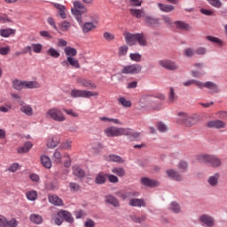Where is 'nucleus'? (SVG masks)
Wrapping results in <instances>:
<instances>
[{
    "mask_svg": "<svg viewBox=\"0 0 227 227\" xmlns=\"http://www.w3.org/2000/svg\"><path fill=\"white\" fill-rule=\"evenodd\" d=\"M106 137H118L120 136H129L130 137L137 138L139 133L134 132L129 128H118L114 126L108 127L105 129Z\"/></svg>",
    "mask_w": 227,
    "mask_h": 227,
    "instance_id": "f257e3e1",
    "label": "nucleus"
},
{
    "mask_svg": "<svg viewBox=\"0 0 227 227\" xmlns=\"http://www.w3.org/2000/svg\"><path fill=\"white\" fill-rule=\"evenodd\" d=\"M197 160L200 164H208L211 168H221L223 166V161L215 155L200 154L197 156Z\"/></svg>",
    "mask_w": 227,
    "mask_h": 227,
    "instance_id": "f03ea898",
    "label": "nucleus"
},
{
    "mask_svg": "<svg viewBox=\"0 0 227 227\" xmlns=\"http://www.w3.org/2000/svg\"><path fill=\"white\" fill-rule=\"evenodd\" d=\"M71 13L76 17V20L79 26L82 25V15L88 13V8L82 2L74 1L73 2V8L71 9Z\"/></svg>",
    "mask_w": 227,
    "mask_h": 227,
    "instance_id": "7ed1b4c3",
    "label": "nucleus"
},
{
    "mask_svg": "<svg viewBox=\"0 0 227 227\" xmlns=\"http://www.w3.org/2000/svg\"><path fill=\"white\" fill-rule=\"evenodd\" d=\"M46 118L59 122L65 121V120H67L63 112L57 107L50 108L46 112Z\"/></svg>",
    "mask_w": 227,
    "mask_h": 227,
    "instance_id": "20e7f679",
    "label": "nucleus"
},
{
    "mask_svg": "<svg viewBox=\"0 0 227 227\" xmlns=\"http://www.w3.org/2000/svg\"><path fill=\"white\" fill-rule=\"evenodd\" d=\"M124 38L126 43L129 46L137 45V43L143 45V34H132L129 32H125Z\"/></svg>",
    "mask_w": 227,
    "mask_h": 227,
    "instance_id": "39448f33",
    "label": "nucleus"
},
{
    "mask_svg": "<svg viewBox=\"0 0 227 227\" xmlns=\"http://www.w3.org/2000/svg\"><path fill=\"white\" fill-rule=\"evenodd\" d=\"M71 97L73 98H91V97H98V92H93L91 90H84L74 89L71 90Z\"/></svg>",
    "mask_w": 227,
    "mask_h": 227,
    "instance_id": "423d86ee",
    "label": "nucleus"
},
{
    "mask_svg": "<svg viewBox=\"0 0 227 227\" xmlns=\"http://www.w3.org/2000/svg\"><path fill=\"white\" fill-rule=\"evenodd\" d=\"M179 121L185 125V127H192L198 123V117L196 116H189L185 113H179Z\"/></svg>",
    "mask_w": 227,
    "mask_h": 227,
    "instance_id": "0eeeda50",
    "label": "nucleus"
},
{
    "mask_svg": "<svg viewBox=\"0 0 227 227\" xmlns=\"http://www.w3.org/2000/svg\"><path fill=\"white\" fill-rule=\"evenodd\" d=\"M155 98L165 100L166 96L162 93H158L156 96H144V104L151 106L153 109H159V107L155 106Z\"/></svg>",
    "mask_w": 227,
    "mask_h": 227,
    "instance_id": "6e6552de",
    "label": "nucleus"
},
{
    "mask_svg": "<svg viewBox=\"0 0 227 227\" xmlns=\"http://www.w3.org/2000/svg\"><path fill=\"white\" fill-rule=\"evenodd\" d=\"M203 88H206L207 90H208L211 95L219 93V85H217L214 82H200V90H203Z\"/></svg>",
    "mask_w": 227,
    "mask_h": 227,
    "instance_id": "1a4fd4ad",
    "label": "nucleus"
},
{
    "mask_svg": "<svg viewBox=\"0 0 227 227\" xmlns=\"http://www.w3.org/2000/svg\"><path fill=\"white\" fill-rule=\"evenodd\" d=\"M141 72V66L137 64H132L129 66H125L121 71V74H124L126 75L132 74H139Z\"/></svg>",
    "mask_w": 227,
    "mask_h": 227,
    "instance_id": "9d476101",
    "label": "nucleus"
},
{
    "mask_svg": "<svg viewBox=\"0 0 227 227\" xmlns=\"http://www.w3.org/2000/svg\"><path fill=\"white\" fill-rule=\"evenodd\" d=\"M76 84L82 86V88H89L90 90H97V84L93 83L91 80L84 77H79L76 79Z\"/></svg>",
    "mask_w": 227,
    "mask_h": 227,
    "instance_id": "9b49d317",
    "label": "nucleus"
},
{
    "mask_svg": "<svg viewBox=\"0 0 227 227\" xmlns=\"http://www.w3.org/2000/svg\"><path fill=\"white\" fill-rule=\"evenodd\" d=\"M159 65L165 68L166 70H178L180 67L176 62L169 60V59H163L160 60Z\"/></svg>",
    "mask_w": 227,
    "mask_h": 227,
    "instance_id": "f8f14e48",
    "label": "nucleus"
},
{
    "mask_svg": "<svg viewBox=\"0 0 227 227\" xmlns=\"http://www.w3.org/2000/svg\"><path fill=\"white\" fill-rule=\"evenodd\" d=\"M62 67H73V68H81L79 60L74 57H67L66 60L61 62Z\"/></svg>",
    "mask_w": 227,
    "mask_h": 227,
    "instance_id": "ddd939ff",
    "label": "nucleus"
},
{
    "mask_svg": "<svg viewBox=\"0 0 227 227\" xmlns=\"http://www.w3.org/2000/svg\"><path fill=\"white\" fill-rule=\"evenodd\" d=\"M20 111L23 113V114H26V116H33L34 112H33V106L31 105H27L24 103V101L20 102Z\"/></svg>",
    "mask_w": 227,
    "mask_h": 227,
    "instance_id": "4468645a",
    "label": "nucleus"
},
{
    "mask_svg": "<svg viewBox=\"0 0 227 227\" xmlns=\"http://www.w3.org/2000/svg\"><path fill=\"white\" fill-rule=\"evenodd\" d=\"M200 223H203V224H206L207 227H214L215 224V220L214 217L208 215H202L200 217Z\"/></svg>",
    "mask_w": 227,
    "mask_h": 227,
    "instance_id": "2eb2a0df",
    "label": "nucleus"
},
{
    "mask_svg": "<svg viewBox=\"0 0 227 227\" xmlns=\"http://www.w3.org/2000/svg\"><path fill=\"white\" fill-rule=\"evenodd\" d=\"M207 127L209 129H224L226 123L221 120L210 121L207 122Z\"/></svg>",
    "mask_w": 227,
    "mask_h": 227,
    "instance_id": "dca6fc26",
    "label": "nucleus"
},
{
    "mask_svg": "<svg viewBox=\"0 0 227 227\" xmlns=\"http://www.w3.org/2000/svg\"><path fill=\"white\" fill-rule=\"evenodd\" d=\"M168 104H176L178 102V95L175 92V88L170 87L168 94Z\"/></svg>",
    "mask_w": 227,
    "mask_h": 227,
    "instance_id": "f3484780",
    "label": "nucleus"
},
{
    "mask_svg": "<svg viewBox=\"0 0 227 227\" xmlns=\"http://www.w3.org/2000/svg\"><path fill=\"white\" fill-rule=\"evenodd\" d=\"M219 178H221V174L215 173L207 178V184L211 187H217L219 185Z\"/></svg>",
    "mask_w": 227,
    "mask_h": 227,
    "instance_id": "a211bd4d",
    "label": "nucleus"
},
{
    "mask_svg": "<svg viewBox=\"0 0 227 227\" xmlns=\"http://www.w3.org/2000/svg\"><path fill=\"white\" fill-rule=\"evenodd\" d=\"M33 148V143L27 141L22 146L18 147L17 152L20 155L28 153L29 150Z\"/></svg>",
    "mask_w": 227,
    "mask_h": 227,
    "instance_id": "6ab92c4d",
    "label": "nucleus"
},
{
    "mask_svg": "<svg viewBox=\"0 0 227 227\" xmlns=\"http://www.w3.org/2000/svg\"><path fill=\"white\" fill-rule=\"evenodd\" d=\"M145 22L147 26H152L153 27H157V26H160V19H155L150 16H146L145 18Z\"/></svg>",
    "mask_w": 227,
    "mask_h": 227,
    "instance_id": "aec40b11",
    "label": "nucleus"
},
{
    "mask_svg": "<svg viewBox=\"0 0 227 227\" xmlns=\"http://www.w3.org/2000/svg\"><path fill=\"white\" fill-rule=\"evenodd\" d=\"M17 31L13 28H2L0 29V36L3 38H10V36H15Z\"/></svg>",
    "mask_w": 227,
    "mask_h": 227,
    "instance_id": "412c9836",
    "label": "nucleus"
},
{
    "mask_svg": "<svg viewBox=\"0 0 227 227\" xmlns=\"http://www.w3.org/2000/svg\"><path fill=\"white\" fill-rule=\"evenodd\" d=\"M166 175L168 176V178H171L172 180H176L177 182H181V180H183L182 176L174 169L166 170Z\"/></svg>",
    "mask_w": 227,
    "mask_h": 227,
    "instance_id": "4be33fe9",
    "label": "nucleus"
},
{
    "mask_svg": "<svg viewBox=\"0 0 227 227\" xmlns=\"http://www.w3.org/2000/svg\"><path fill=\"white\" fill-rule=\"evenodd\" d=\"M48 200L51 205H55L57 207H62L63 200L59 199L57 195L51 194L48 196Z\"/></svg>",
    "mask_w": 227,
    "mask_h": 227,
    "instance_id": "5701e85b",
    "label": "nucleus"
},
{
    "mask_svg": "<svg viewBox=\"0 0 227 227\" xmlns=\"http://www.w3.org/2000/svg\"><path fill=\"white\" fill-rule=\"evenodd\" d=\"M143 185H145L146 187H159L160 185V183L148 177H144Z\"/></svg>",
    "mask_w": 227,
    "mask_h": 227,
    "instance_id": "b1692460",
    "label": "nucleus"
},
{
    "mask_svg": "<svg viewBox=\"0 0 227 227\" xmlns=\"http://www.w3.org/2000/svg\"><path fill=\"white\" fill-rule=\"evenodd\" d=\"M73 175L77 176V178H84L86 176V172L81 167L74 165L73 166Z\"/></svg>",
    "mask_w": 227,
    "mask_h": 227,
    "instance_id": "393cba45",
    "label": "nucleus"
},
{
    "mask_svg": "<svg viewBox=\"0 0 227 227\" xmlns=\"http://www.w3.org/2000/svg\"><path fill=\"white\" fill-rule=\"evenodd\" d=\"M59 137H50L47 141L48 148H56L58 145H59Z\"/></svg>",
    "mask_w": 227,
    "mask_h": 227,
    "instance_id": "a878e982",
    "label": "nucleus"
},
{
    "mask_svg": "<svg viewBox=\"0 0 227 227\" xmlns=\"http://www.w3.org/2000/svg\"><path fill=\"white\" fill-rule=\"evenodd\" d=\"M41 164L46 169H51V168H52V161L51 160V158H49V156L47 155L41 156Z\"/></svg>",
    "mask_w": 227,
    "mask_h": 227,
    "instance_id": "bb28decb",
    "label": "nucleus"
},
{
    "mask_svg": "<svg viewBox=\"0 0 227 227\" xmlns=\"http://www.w3.org/2000/svg\"><path fill=\"white\" fill-rule=\"evenodd\" d=\"M82 29L83 33L86 34V33H90V31H93L94 29H97V26L95 25V23L88 21L82 25Z\"/></svg>",
    "mask_w": 227,
    "mask_h": 227,
    "instance_id": "cd10ccee",
    "label": "nucleus"
},
{
    "mask_svg": "<svg viewBox=\"0 0 227 227\" xmlns=\"http://www.w3.org/2000/svg\"><path fill=\"white\" fill-rule=\"evenodd\" d=\"M53 6L59 11V14L61 19L67 18V7H65V5H61L59 4H53Z\"/></svg>",
    "mask_w": 227,
    "mask_h": 227,
    "instance_id": "c85d7f7f",
    "label": "nucleus"
},
{
    "mask_svg": "<svg viewBox=\"0 0 227 227\" xmlns=\"http://www.w3.org/2000/svg\"><path fill=\"white\" fill-rule=\"evenodd\" d=\"M47 56H50V58H53L54 59H58L59 56H61V53H59V51L56 50L54 47H50L46 51Z\"/></svg>",
    "mask_w": 227,
    "mask_h": 227,
    "instance_id": "c756f323",
    "label": "nucleus"
},
{
    "mask_svg": "<svg viewBox=\"0 0 227 227\" xmlns=\"http://www.w3.org/2000/svg\"><path fill=\"white\" fill-rule=\"evenodd\" d=\"M59 215H62L63 220H66L67 223H74L72 214H70L68 211L60 210Z\"/></svg>",
    "mask_w": 227,
    "mask_h": 227,
    "instance_id": "7c9ffc66",
    "label": "nucleus"
},
{
    "mask_svg": "<svg viewBox=\"0 0 227 227\" xmlns=\"http://www.w3.org/2000/svg\"><path fill=\"white\" fill-rule=\"evenodd\" d=\"M64 52H65L66 56H67V58H74V57L77 56V50H75V48H72L70 46H67L64 49Z\"/></svg>",
    "mask_w": 227,
    "mask_h": 227,
    "instance_id": "2f4dec72",
    "label": "nucleus"
},
{
    "mask_svg": "<svg viewBox=\"0 0 227 227\" xmlns=\"http://www.w3.org/2000/svg\"><path fill=\"white\" fill-rule=\"evenodd\" d=\"M174 24H175L176 29H182L184 31H190V29H191V26H189V24H187L184 21H175Z\"/></svg>",
    "mask_w": 227,
    "mask_h": 227,
    "instance_id": "473e14b6",
    "label": "nucleus"
},
{
    "mask_svg": "<svg viewBox=\"0 0 227 227\" xmlns=\"http://www.w3.org/2000/svg\"><path fill=\"white\" fill-rule=\"evenodd\" d=\"M29 219L34 224H42V223H43V218L40 215L32 214Z\"/></svg>",
    "mask_w": 227,
    "mask_h": 227,
    "instance_id": "72a5a7b5",
    "label": "nucleus"
},
{
    "mask_svg": "<svg viewBox=\"0 0 227 227\" xmlns=\"http://www.w3.org/2000/svg\"><path fill=\"white\" fill-rule=\"evenodd\" d=\"M106 202L113 205V207H120V202L113 195H107L106 197Z\"/></svg>",
    "mask_w": 227,
    "mask_h": 227,
    "instance_id": "f704fd0d",
    "label": "nucleus"
},
{
    "mask_svg": "<svg viewBox=\"0 0 227 227\" xmlns=\"http://www.w3.org/2000/svg\"><path fill=\"white\" fill-rule=\"evenodd\" d=\"M158 7L161 12H165L166 13H169V12H173L175 10V6L164 4H158Z\"/></svg>",
    "mask_w": 227,
    "mask_h": 227,
    "instance_id": "c9c22d12",
    "label": "nucleus"
},
{
    "mask_svg": "<svg viewBox=\"0 0 227 227\" xmlns=\"http://www.w3.org/2000/svg\"><path fill=\"white\" fill-rule=\"evenodd\" d=\"M24 88L28 90H34L40 88V83L38 82H24Z\"/></svg>",
    "mask_w": 227,
    "mask_h": 227,
    "instance_id": "e433bc0d",
    "label": "nucleus"
},
{
    "mask_svg": "<svg viewBox=\"0 0 227 227\" xmlns=\"http://www.w3.org/2000/svg\"><path fill=\"white\" fill-rule=\"evenodd\" d=\"M118 103L122 106V107H132V102L130 100H128L127 98L121 97L118 98Z\"/></svg>",
    "mask_w": 227,
    "mask_h": 227,
    "instance_id": "4c0bfd02",
    "label": "nucleus"
},
{
    "mask_svg": "<svg viewBox=\"0 0 227 227\" xmlns=\"http://www.w3.org/2000/svg\"><path fill=\"white\" fill-rule=\"evenodd\" d=\"M106 176H107V175H104L102 173L98 174L95 178V183L98 184V185L106 184Z\"/></svg>",
    "mask_w": 227,
    "mask_h": 227,
    "instance_id": "58836bf2",
    "label": "nucleus"
},
{
    "mask_svg": "<svg viewBox=\"0 0 227 227\" xmlns=\"http://www.w3.org/2000/svg\"><path fill=\"white\" fill-rule=\"evenodd\" d=\"M32 52H35V54L42 53V49H43V45L42 43H32L31 44Z\"/></svg>",
    "mask_w": 227,
    "mask_h": 227,
    "instance_id": "ea45409f",
    "label": "nucleus"
},
{
    "mask_svg": "<svg viewBox=\"0 0 227 227\" xmlns=\"http://www.w3.org/2000/svg\"><path fill=\"white\" fill-rule=\"evenodd\" d=\"M12 88H14V90H18V91H20V90H23L24 88V82L20 80H14L12 82Z\"/></svg>",
    "mask_w": 227,
    "mask_h": 227,
    "instance_id": "a19ab883",
    "label": "nucleus"
},
{
    "mask_svg": "<svg viewBox=\"0 0 227 227\" xmlns=\"http://www.w3.org/2000/svg\"><path fill=\"white\" fill-rule=\"evenodd\" d=\"M129 13L132 17H136V19H141L143 17V11L139 9H130Z\"/></svg>",
    "mask_w": 227,
    "mask_h": 227,
    "instance_id": "79ce46f5",
    "label": "nucleus"
},
{
    "mask_svg": "<svg viewBox=\"0 0 227 227\" xmlns=\"http://www.w3.org/2000/svg\"><path fill=\"white\" fill-rule=\"evenodd\" d=\"M52 220L54 221L55 224L58 226H61L63 224V215H59V211L57 213L56 216H52Z\"/></svg>",
    "mask_w": 227,
    "mask_h": 227,
    "instance_id": "37998d69",
    "label": "nucleus"
},
{
    "mask_svg": "<svg viewBox=\"0 0 227 227\" xmlns=\"http://www.w3.org/2000/svg\"><path fill=\"white\" fill-rule=\"evenodd\" d=\"M169 210H171V212H174V214H180L181 212L180 205H178V203L176 202H172L170 204Z\"/></svg>",
    "mask_w": 227,
    "mask_h": 227,
    "instance_id": "c03bdc74",
    "label": "nucleus"
},
{
    "mask_svg": "<svg viewBox=\"0 0 227 227\" xmlns=\"http://www.w3.org/2000/svg\"><path fill=\"white\" fill-rule=\"evenodd\" d=\"M26 196L27 199L29 200V201H35L36 198H38V193L36 192V191H30L27 192Z\"/></svg>",
    "mask_w": 227,
    "mask_h": 227,
    "instance_id": "a18cd8bd",
    "label": "nucleus"
},
{
    "mask_svg": "<svg viewBox=\"0 0 227 227\" xmlns=\"http://www.w3.org/2000/svg\"><path fill=\"white\" fill-rule=\"evenodd\" d=\"M112 173L117 175V176H125V169L123 168H114Z\"/></svg>",
    "mask_w": 227,
    "mask_h": 227,
    "instance_id": "49530a36",
    "label": "nucleus"
},
{
    "mask_svg": "<svg viewBox=\"0 0 227 227\" xmlns=\"http://www.w3.org/2000/svg\"><path fill=\"white\" fill-rule=\"evenodd\" d=\"M108 160H111L112 162H121V163L124 162L123 159H121V157H120L116 154L109 155Z\"/></svg>",
    "mask_w": 227,
    "mask_h": 227,
    "instance_id": "de8ad7c7",
    "label": "nucleus"
},
{
    "mask_svg": "<svg viewBox=\"0 0 227 227\" xmlns=\"http://www.w3.org/2000/svg\"><path fill=\"white\" fill-rule=\"evenodd\" d=\"M192 84H195L197 88L200 89V86L201 85V82L197 81V80H188L187 82H184V86H191Z\"/></svg>",
    "mask_w": 227,
    "mask_h": 227,
    "instance_id": "09e8293b",
    "label": "nucleus"
},
{
    "mask_svg": "<svg viewBox=\"0 0 227 227\" xmlns=\"http://www.w3.org/2000/svg\"><path fill=\"white\" fill-rule=\"evenodd\" d=\"M206 38L209 42H212L213 43H217V45H223V41H221V39H219L217 37L207 35V36H206Z\"/></svg>",
    "mask_w": 227,
    "mask_h": 227,
    "instance_id": "8fccbe9b",
    "label": "nucleus"
},
{
    "mask_svg": "<svg viewBox=\"0 0 227 227\" xmlns=\"http://www.w3.org/2000/svg\"><path fill=\"white\" fill-rule=\"evenodd\" d=\"M19 226V222L15 218H12L11 220H6L5 227H17Z\"/></svg>",
    "mask_w": 227,
    "mask_h": 227,
    "instance_id": "3c124183",
    "label": "nucleus"
},
{
    "mask_svg": "<svg viewBox=\"0 0 227 227\" xmlns=\"http://www.w3.org/2000/svg\"><path fill=\"white\" fill-rule=\"evenodd\" d=\"M129 205L130 207H142L143 205V200L139 199H133L129 200Z\"/></svg>",
    "mask_w": 227,
    "mask_h": 227,
    "instance_id": "603ef678",
    "label": "nucleus"
},
{
    "mask_svg": "<svg viewBox=\"0 0 227 227\" xmlns=\"http://www.w3.org/2000/svg\"><path fill=\"white\" fill-rule=\"evenodd\" d=\"M207 3L211 4V6H214V8H221L223 6V3L221 0H207Z\"/></svg>",
    "mask_w": 227,
    "mask_h": 227,
    "instance_id": "864d4df0",
    "label": "nucleus"
},
{
    "mask_svg": "<svg viewBox=\"0 0 227 227\" xmlns=\"http://www.w3.org/2000/svg\"><path fill=\"white\" fill-rule=\"evenodd\" d=\"M196 54V50L192 49V48H186L184 50V55L187 58H192V56H195Z\"/></svg>",
    "mask_w": 227,
    "mask_h": 227,
    "instance_id": "5fc2aeb1",
    "label": "nucleus"
},
{
    "mask_svg": "<svg viewBox=\"0 0 227 227\" xmlns=\"http://www.w3.org/2000/svg\"><path fill=\"white\" fill-rule=\"evenodd\" d=\"M63 111H64V113H66V114H68L69 116H72L73 118H79V114L74 112L72 109L68 110V109L63 108Z\"/></svg>",
    "mask_w": 227,
    "mask_h": 227,
    "instance_id": "6e6d98bb",
    "label": "nucleus"
},
{
    "mask_svg": "<svg viewBox=\"0 0 227 227\" xmlns=\"http://www.w3.org/2000/svg\"><path fill=\"white\" fill-rule=\"evenodd\" d=\"M53 160L57 164H61V153L59 151H56L53 154Z\"/></svg>",
    "mask_w": 227,
    "mask_h": 227,
    "instance_id": "4d7b16f0",
    "label": "nucleus"
},
{
    "mask_svg": "<svg viewBox=\"0 0 227 227\" xmlns=\"http://www.w3.org/2000/svg\"><path fill=\"white\" fill-rule=\"evenodd\" d=\"M71 26L72 25L70 24V22L63 21L60 23V29H61V31H68V29H70Z\"/></svg>",
    "mask_w": 227,
    "mask_h": 227,
    "instance_id": "13d9d810",
    "label": "nucleus"
},
{
    "mask_svg": "<svg viewBox=\"0 0 227 227\" xmlns=\"http://www.w3.org/2000/svg\"><path fill=\"white\" fill-rule=\"evenodd\" d=\"M20 165L19 163H12L8 168L7 171H10V173H17V170L19 169Z\"/></svg>",
    "mask_w": 227,
    "mask_h": 227,
    "instance_id": "bf43d9fd",
    "label": "nucleus"
},
{
    "mask_svg": "<svg viewBox=\"0 0 227 227\" xmlns=\"http://www.w3.org/2000/svg\"><path fill=\"white\" fill-rule=\"evenodd\" d=\"M129 58L131 61H137V62L141 61V54L139 53H130Z\"/></svg>",
    "mask_w": 227,
    "mask_h": 227,
    "instance_id": "052dcab7",
    "label": "nucleus"
},
{
    "mask_svg": "<svg viewBox=\"0 0 227 227\" xmlns=\"http://www.w3.org/2000/svg\"><path fill=\"white\" fill-rule=\"evenodd\" d=\"M157 129L160 132H168V126H166V124L163 122H158Z\"/></svg>",
    "mask_w": 227,
    "mask_h": 227,
    "instance_id": "680f3d73",
    "label": "nucleus"
},
{
    "mask_svg": "<svg viewBox=\"0 0 227 227\" xmlns=\"http://www.w3.org/2000/svg\"><path fill=\"white\" fill-rule=\"evenodd\" d=\"M127 52H129L128 46L123 45L119 48V56H126Z\"/></svg>",
    "mask_w": 227,
    "mask_h": 227,
    "instance_id": "e2e57ef3",
    "label": "nucleus"
},
{
    "mask_svg": "<svg viewBox=\"0 0 227 227\" xmlns=\"http://www.w3.org/2000/svg\"><path fill=\"white\" fill-rule=\"evenodd\" d=\"M103 36L107 42H112V40H114V35L111 32H105Z\"/></svg>",
    "mask_w": 227,
    "mask_h": 227,
    "instance_id": "0e129e2a",
    "label": "nucleus"
},
{
    "mask_svg": "<svg viewBox=\"0 0 227 227\" xmlns=\"http://www.w3.org/2000/svg\"><path fill=\"white\" fill-rule=\"evenodd\" d=\"M162 20L166 26H172L173 25V20L169 16L163 15Z\"/></svg>",
    "mask_w": 227,
    "mask_h": 227,
    "instance_id": "69168bd1",
    "label": "nucleus"
},
{
    "mask_svg": "<svg viewBox=\"0 0 227 227\" xmlns=\"http://www.w3.org/2000/svg\"><path fill=\"white\" fill-rule=\"evenodd\" d=\"M69 187H70L71 191H74V192L81 191V185H79L76 183H70Z\"/></svg>",
    "mask_w": 227,
    "mask_h": 227,
    "instance_id": "338daca9",
    "label": "nucleus"
},
{
    "mask_svg": "<svg viewBox=\"0 0 227 227\" xmlns=\"http://www.w3.org/2000/svg\"><path fill=\"white\" fill-rule=\"evenodd\" d=\"M207 52V48L205 47H199L197 50H195V54H198V56H203Z\"/></svg>",
    "mask_w": 227,
    "mask_h": 227,
    "instance_id": "774afa93",
    "label": "nucleus"
}]
</instances>
